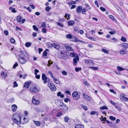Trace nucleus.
<instances>
[{
	"label": "nucleus",
	"mask_w": 128,
	"mask_h": 128,
	"mask_svg": "<svg viewBox=\"0 0 128 128\" xmlns=\"http://www.w3.org/2000/svg\"><path fill=\"white\" fill-rule=\"evenodd\" d=\"M73 42H80L83 44L85 43V42L84 41H82L80 40H78L76 38H75V39L74 40H72Z\"/></svg>",
	"instance_id": "2eb2a0df"
},
{
	"label": "nucleus",
	"mask_w": 128,
	"mask_h": 128,
	"mask_svg": "<svg viewBox=\"0 0 128 128\" xmlns=\"http://www.w3.org/2000/svg\"><path fill=\"white\" fill-rule=\"evenodd\" d=\"M81 70L82 68H81L76 67L75 68V70L76 72H78Z\"/></svg>",
	"instance_id": "a18cd8bd"
},
{
	"label": "nucleus",
	"mask_w": 128,
	"mask_h": 128,
	"mask_svg": "<svg viewBox=\"0 0 128 128\" xmlns=\"http://www.w3.org/2000/svg\"><path fill=\"white\" fill-rule=\"evenodd\" d=\"M109 125L110 127H112L113 126V128H114V124L112 122H110V123H109Z\"/></svg>",
	"instance_id": "052dcab7"
},
{
	"label": "nucleus",
	"mask_w": 128,
	"mask_h": 128,
	"mask_svg": "<svg viewBox=\"0 0 128 128\" xmlns=\"http://www.w3.org/2000/svg\"><path fill=\"white\" fill-rule=\"evenodd\" d=\"M78 95V93L76 91L74 92L72 94V96L73 97H76Z\"/></svg>",
	"instance_id": "a211bd4d"
},
{
	"label": "nucleus",
	"mask_w": 128,
	"mask_h": 128,
	"mask_svg": "<svg viewBox=\"0 0 128 128\" xmlns=\"http://www.w3.org/2000/svg\"><path fill=\"white\" fill-rule=\"evenodd\" d=\"M100 9L102 12H104L106 10V9L104 8L102 6L100 7Z\"/></svg>",
	"instance_id": "13d9d810"
},
{
	"label": "nucleus",
	"mask_w": 128,
	"mask_h": 128,
	"mask_svg": "<svg viewBox=\"0 0 128 128\" xmlns=\"http://www.w3.org/2000/svg\"><path fill=\"white\" fill-rule=\"evenodd\" d=\"M9 9L10 10H11V12L13 13H16L17 12V11L16 10L15 8H13L12 7H10L9 8Z\"/></svg>",
	"instance_id": "cd10ccee"
},
{
	"label": "nucleus",
	"mask_w": 128,
	"mask_h": 128,
	"mask_svg": "<svg viewBox=\"0 0 128 128\" xmlns=\"http://www.w3.org/2000/svg\"><path fill=\"white\" fill-rule=\"evenodd\" d=\"M66 37L68 39H71L72 40V41H73V40H74L75 38H76V37L74 36H72V34H68L66 36Z\"/></svg>",
	"instance_id": "0eeeda50"
},
{
	"label": "nucleus",
	"mask_w": 128,
	"mask_h": 128,
	"mask_svg": "<svg viewBox=\"0 0 128 128\" xmlns=\"http://www.w3.org/2000/svg\"><path fill=\"white\" fill-rule=\"evenodd\" d=\"M48 84L51 90L55 91L56 90V87L53 84L50 83Z\"/></svg>",
	"instance_id": "20e7f679"
},
{
	"label": "nucleus",
	"mask_w": 128,
	"mask_h": 128,
	"mask_svg": "<svg viewBox=\"0 0 128 128\" xmlns=\"http://www.w3.org/2000/svg\"><path fill=\"white\" fill-rule=\"evenodd\" d=\"M19 61L21 64H24L26 62V59L28 57V55L26 52L20 50L18 54Z\"/></svg>",
	"instance_id": "f257e3e1"
},
{
	"label": "nucleus",
	"mask_w": 128,
	"mask_h": 128,
	"mask_svg": "<svg viewBox=\"0 0 128 128\" xmlns=\"http://www.w3.org/2000/svg\"><path fill=\"white\" fill-rule=\"evenodd\" d=\"M84 5L87 8H88V9L90 10L91 9V7L89 6V5L88 4L86 3H85L84 4Z\"/></svg>",
	"instance_id": "49530a36"
},
{
	"label": "nucleus",
	"mask_w": 128,
	"mask_h": 128,
	"mask_svg": "<svg viewBox=\"0 0 128 128\" xmlns=\"http://www.w3.org/2000/svg\"><path fill=\"white\" fill-rule=\"evenodd\" d=\"M32 43L30 42H27L25 44V46L27 47H29L32 45Z\"/></svg>",
	"instance_id": "a878e982"
},
{
	"label": "nucleus",
	"mask_w": 128,
	"mask_h": 128,
	"mask_svg": "<svg viewBox=\"0 0 128 128\" xmlns=\"http://www.w3.org/2000/svg\"><path fill=\"white\" fill-rule=\"evenodd\" d=\"M70 100L69 98H66L64 100V101L66 102H68V101H70Z\"/></svg>",
	"instance_id": "5fc2aeb1"
},
{
	"label": "nucleus",
	"mask_w": 128,
	"mask_h": 128,
	"mask_svg": "<svg viewBox=\"0 0 128 128\" xmlns=\"http://www.w3.org/2000/svg\"><path fill=\"white\" fill-rule=\"evenodd\" d=\"M117 69L119 71H123L124 70V68L119 66L117 67Z\"/></svg>",
	"instance_id": "c85d7f7f"
},
{
	"label": "nucleus",
	"mask_w": 128,
	"mask_h": 128,
	"mask_svg": "<svg viewBox=\"0 0 128 128\" xmlns=\"http://www.w3.org/2000/svg\"><path fill=\"white\" fill-rule=\"evenodd\" d=\"M12 119L13 122L16 124L19 125L21 123V120H19L16 118H12Z\"/></svg>",
	"instance_id": "423d86ee"
},
{
	"label": "nucleus",
	"mask_w": 128,
	"mask_h": 128,
	"mask_svg": "<svg viewBox=\"0 0 128 128\" xmlns=\"http://www.w3.org/2000/svg\"><path fill=\"white\" fill-rule=\"evenodd\" d=\"M49 50L48 49H46V50L44 52L43 55L42 56V58H45L43 57V56H47L48 53L47 51H48Z\"/></svg>",
	"instance_id": "dca6fc26"
},
{
	"label": "nucleus",
	"mask_w": 128,
	"mask_h": 128,
	"mask_svg": "<svg viewBox=\"0 0 128 128\" xmlns=\"http://www.w3.org/2000/svg\"><path fill=\"white\" fill-rule=\"evenodd\" d=\"M101 118H102L101 120V122L105 121L106 120V118L105 117L103 118V116H102Z\"/></svg>",
	"instance_id": "3c124183"
},
{
	"label": "nucleus",
	"mask_w": 128,
	"mask_h": 128,
	"mask_svg": "<svg viewBox=\"0 0 128 128\" xmlns=\"http://www.w3.org/2000/svg\"><path fill=\"white\" fill-rule=\"evenodd\" d=\"M78 33H80L81 34H83L84 33V31L82 30H80L78 32Z\"/></svg>",
	"instance_id": "338daca9"
},
{
	"label": "nucleus",
	"mask_w": 128,
	"mask_h": 128,
	"mask_svg": "<svg viewBox=\"0 0 128 128\" xmlns=\"http://www.w3.org/2000/svg\"><path fill=\"white\" fill-rule=\"evenodd\" d=\"M53 81L55 82L57 84H59L60 83V82L55 78H54V79Z\"/></svg>",
	"instance_id": "473e14b6"
},
{
	"label": "nucleus",
	"mask_w": 128,
	"mask_h": 128,
	"mask_svg": "<svg viewBox=\"0 0 128 128\" xmlns=\"http://www.w3.org/2000/svg\"><path fill=\"white\" fill-rule=\"evenodd\" d=\"M4 33L6 36H7L8 34V30H6L4 31Z\"/></svg>",
	"instance_id": "774afa93"
},
{
	"label": "nucleus",
	"mask_w": 128,
	"mask_h": 128,
	"mask_svg": "<svg viewBox=\"0 0 128 128\" xmlns=\"http://www.w3.org/2000/svg\"><path fill=\"white\" fill-rule=\"evenodd\" d=\"M52 9V8L49 6H48L46 7L45 10L46 12H48L50 10Z\"/></svg>",
	"instance_id": "58836bf2"
},
{
	"label": "nucleus",
	"mask_w": 128,
	"mask_h": 128,
	"mask_svg": "<svg viewBox=\"0 0 128 128\" xmlns=\"http://www.w3.org/2000/svg\"><path fill=\"white\" fill-rule=\"evenodd\" d=\"M116 32L114 31H110L109 33L111 35H112L115 34Z\"/></svg>",
	"instance_id": "e2e57ef3"
},
{
	"label": "nucleus",
	"mask_w": 128,
	"mask_h": 128,
	"mask_svg": "<svg viewBox=\"0 0 128 128\" xmlns=\"http://www.w3.org/2000/svg\"><path fill=\"white\" fill-rule=\"evenodd\" d=\"M82 107L85 110H88L87 107L85 106H84L82 104Z\"/></svg>",
	"instance_id": "680f3d73"
},
{
	"label": "nucleus",
	"mask_w": 128,
	"mask_h": 128,
	"mask_svg": "<svg viewBox=\"0 0 128 128\" xmlns=\"http://www.w3.org/2000/svg\"><path fill=\"white\" fill-rule=\"evenodd\" d=\"M66 49L70 51L71 50L72 48L69 46H68V45H66Z\"/></svg>",
	"instance_id": "4c0bfd02"
},
{
	"label": "nucleus",
	"mask_w": 128,
	"mask_h": 128,
	"mask_svg": "<svg viewBox=\"0 0 128 128\" xmlns=\"http://www.w3.org/2000/svg\"><path fill=\"white\" fill-rule=\"evenodd\" d=\"M96 112L94 111H92L90 112V114L92 115H94L96 114Z\"/></svg>",
	"instance_id": "69168bd1"
},
{
	"label": "nucleus",
	"mask_w": 128,
	"mask_h": 128,
	"mask_svg": "<svg viewBox=\"0 0 128 128\" xmlns=\"http://www.w3.org/2000/svg\"><path fill=\"white\" fill-rule=\"evenodd\" d=\"M86 10L84 8H83L82 12V13L83 14H86V13L85 12L86 11Z\"/></svg>",
	"instance_id": "09e8293b"
},
{
	"label": "nucleus",
	"mask_w": 128,
	"mask_h": 128,
	"mask_svg": "<svg viewBox=\"0 0 128 128\" xmlns=\"http://www.w3.org/2000/svg\"><path fill=\"white\" fill-rule=\"evenodd\" d=\"M108 17L114 22H116V20L113 16L112 15H109L108 16Z\"/></svg>",
	"instance_id": "393cba45"
},
{
	"label": "nucleus",
	"mask_w": 128,
	"mask_h": 128,
	"mask_svg": "<svg viewBox=\"0 0 128 128\" xmlns=\"http://www.w3.org/2000/svg\"><path fill=\"white\" fill-rule=\"evenodd\" d=\"M79 59L78 56L74 58L73 60L74 64L75 65H76V64L78 63V61L79 60Z\"/></svg>",
	"instance_id": "6e6552de"
},
{
	"label": "nucleus",
	"mask_w": 128,
	"mask_h": 128,
	"mask_svg": "<svg viewBox=\"0 0 128 128\" xmlns=\"http://www.w3.org/2000/svg\"><path fill=\"white\" fill-rule=\"evenodd\" d=\"M82 96L88 101H90L91 100L90 97L87 94H82Z\"/></svg>",
	"instance_id": "9d476101"
},
{
	"label": "nucleus",
	"mask_w": 128,
	"mask_h": 128,
	"mask_svg": "<svg viewBox=\"0 0 128 128\" xmlns=\"http://www.w3.org/2000/svg\"><path fill=\"white\" fill-rule=\"evenodd\" d=\"M12 111L14 112L16 110L17 107L16 105L14 104L12 105Z\"/></svg>",
	"instance_id": "f3484780"
},
{
	"label": "nucleus",
	"mask_w": 128,
	"mask_h": 128,
	"mask_svg": "<svg viewBox=\"0 0 128 128\" xmlns=\"http://www.w3.org/2000/svg\"><path fill=\"white\" fill-rule=\"evenodd\" d=\"M77 55L78 56L76 53L74 52H71L70 54V56L72 57H74L76 56V55Z\"/></svg>",
	"instance_id": "c9c22d12"
},
{
	"label": "nucleus",
	"mask_w": 128,
	"mask_h": 128,
	"mask_svg": "<svg viewBox=\"0 0 128 128\" xmlns=\"http://www.w3.org/2000/svg\"><path fill=\"white\" fill-rule=\"evenodd\" d=\"M13 84L14 85L13 86L14 87H16L18 86V84L17 83V82L16 81L14 82L13 83Z\"/></svg>",
	"instance_id": "de8ad7c7"
},
{
	"label": "nucleus",
	"mask_w": 128,
	"mask_h": 128,
	"mask_svg": "<svg viewBox=\"0 0 128 128\" xmlns=\"http://www.w3.org/2000/svg\"><path fill=\"white\" fill-rule=\"evenodd\" d=\"M69 120V118L68 117V116H66L64 117V120L65 122H68Z\"/></svg>",
	"instance_id": "7c9ffc66"
},
{
	"label": "nucleus",
	"mask_w": 128,
	"mask_h": 128,
	"mask_svg": "<svg viewBox=\"0 0 128 128\" xmlns=\"http://www.w3.org/2000/svg\"><path fill=\"white\" fill-rule=\"evenodd\" d=\"M82 7L81 6H79L77 7L76 11L78 13H80L82 9Z\"/></svg>",
	"instance_id": "9b49d317"
},
{
	"label": "nucleus",
	"mask_w": 128,
	"mask_h": 128,
	"mask_svg": "<svg viewBox=\"0 0 128 128\" xmlns=\"http://www.w3.org/2000/svg\"><path fill=\"white\" fill-rule=\"evenodd\" d=\"M100 109L102 110H106L108 109V108L105 106H103L100 107Z\"/></svg>",
	"instance_id": "c756f323"
},
{
	"label": "nucleus",
	"mask_w": 128,
	"mask_h": 128,
	"mask_svg": "<svg viewBox=\"0 0 128 128\" xmlns=\"http://www.w3.org/2000/svg\"><path fill=\"white\" fill-rule=\"evenodd\" d=\"M102 50L103 52H104V53L107 54H108L109 53L108 51L102 48Z\"/></svg>",
	"instance_id": "a19ab883"
},
{
	"label": "nucleus",
	"mask_w": 128,
	"mask_h": 128,
	"mask_svg": "<svg viewBox=\"0 0 128 128\" xmlns=\"http://www.w3.org/2000/svg\"><path fill=\"white\" fill-rule=\"evenodd\" d=\"M16 20L18 22H20L22 20V18L20 16H18L17 17Z\"/></svg>",
	"instance_id": "bb28decb"
},
{
	"label": "nucleus",
	"mask_w": 128,
	"mask_h": 128,
	"mask_svg": "<svg viewBox=\"0 0 128 128\" xmlns=\"http://www.w3.org/2000/svg\"><path fill=\"white\" fill-rule=\"evenodd\" d=\"M62 74L66 76L67 74V72L65 71H62Z\"/></svg>",
	"instance_id": "bf43d9fd"
},
{
	"label": "nucleus",
	"mask_w": 128,
	"mask_h": 128,
	"mask_svg": "<svg viewBox=\"0 0 128 128\" xmlns=\"http://www.w3.org/2000/svg\"><path fill=\"white\" fill-rule=\"evenodd\" d=\"M42 79L44 81V83L46 84L47 82V77L44 73H43L42 74Z\"/></svg>",
	"instance_id": "7ed1b4c3"
},
{
	"label": "nucleus",
	"mask_w": 128,
	"mask_h": 128,
	"mask_svg": "<svg viewBox=\"0 0 128 128\" xmlns=\"http://www.w3.org/2000/svg\"><path fill=\"white\" fill-rule=\"evenodd\" d=\"M123 50H120V53L122 54H126V52L125 50H124V49Z\"/></svg>",
	"instance_id": "37998d69"
},
{
	"label": "nucleus",
	"mask_w": 128,
	"mask_h": 128,
	"mask_svg": "<svg viewBox=\"0 0 128 128\" xmlns=\"http://www.w3.org/2000/svg\"><path fill=\"white\" fill-rule=\"evenodd\" d=\"M32 102L35 105L39 104L40 103L39 100H36L34 98H32Z\"/></svg>",
	"instance_id": "ddd939ff"
},
{
	"label": "nucleus",
	"mask_w": 128,
	"mask_h": 128,
	"mask_svg": "<svg viewBox=\"0 0 128 128\" xmlns=\"http://www.w3.org/2000/svg\"><path fill=\"white\" fill-rule=\"evenodd\" d=\"M47 29L45 28H43L42 30V32L44 33H46V32Z\"/></svg>",
	"instance_id": "c03bdc74"
},
{
	"label": "nucleus",
	"mask_w": 128,
	"mask_h": 128,
	"mask_svg": "<svg viewBox=\"0 0 128 128\" xmlns=\"http://www.w3.org/2000/svg\"><path fill=\"white\" fill-rule=\"evenodd\" d=\"M12 118H16L19 120H21V117L20 115L18 114H15L14 116L12 117Z\"/></svg>",
	"instance_id": "1a4fd4ad"
},
{
	"label": "nucleus",
	"mask_w": 128,
	"mask_h": 128,
	"mask_svg": "<svg viewBox=\"0 0 128 128\" xmlns=\"http://www.w3.org/2000/svg\"><path fill=\"white\" fill-rule=\"evenodd\" d=\"M63 105L64 108H63V109L64 110V112H66L67 111L68 109V106L65 104H63Z\"/></svg>",
	"instance_id": "4be33fe9"
},
{
	"label": "nucleus",
	"mask_w": 128,
	"mask_h": 128,
	"mask_svg": "<svg viewBox=\"0 0 128 128\" xmlns=\"http://www.w3.org/2000/svg\"><path fill=\"white\" fill-rule=\"evenodd\" d=\"M18 64L17 62H16L15 64L14 65L13 68L14 69H15L16 67L18 66Z\"/></svg>",
	"instance_id": "8fccbe9b"
},
{
	"label": "nucleus",
	"mask_w": 128,
	"mask_h": 128,
	"mask_svg": "<svg viewBox=\"0 0 128 128\" xmlns=\"http://www.w3.org/2000/svg\"><path fill=\"white\" fill-rule=\"evenodd\" d=\"M41 26L42 27H46V22H42Z\"/></svg>",
	"instance_id": "603ef678"
},
{
	"label": "nucleus",
	"mask_w": 128,
	"mask_h": 128,
	"mask_svg": "<svg viewBox=\"0 0 128 128\" xmlns=\"http://www.w3.org/2000/svg\"><path fill=\"white\" fill-rule=\"evenodd\" d=\"M121 46L123 48V49L125 50L128 48V44L126 43H123L122 44Z\"/></svg>",
	"instance_id": "f8f14e48"
},
{
	"label": "nucleus",
	"mask_w": 128,
	"mask_h": 128,
	"mask_svg": "<svg viewBox=\"0 0 128 128\" xmlns=\"http://www.w3.org/2000/svg\"><path fill=\"white\" fill-rule=\"evenodd\" d=\"M109 118L110 120H112L113 121L115 120L116 119V118L115 117L112 116H110L109 117Z\"/></svg>",
	"instance_id": "79ce46f5"
},
{
	"label": "nucleus",
	"mask_w": 128,
	"mask_h": 128,
	"mask_svg": "<svg viewBox=\"0 0 128 128\" xmlns=\"http://www.w3.org/2000/svg\"><path fill=\"white\" fill-rule=\"evenodd\" d=\"M52 46H53L55 48L58 49L60 48V46L58 44H56L55 43H53L52 44Z\"/></svg>",
	"instance_id": "aec40b11"
},
{
	"label": "nucleus",
	"mask_w": 128,
	"mask_h": 128,
	"mask_svg": "<svg viewBox=\"0 0 128 128\" xmlns=\"http://www.w3.org/2000/svg\"><path fill=\"white\" fill-rule=\"evenodd\" d=\"M34 71L35 72L34 74L35 75H36L37 74V73L39 72V70L37 69H35L34 70Z\"/></svg>",
	"instance_id": "4d7b16f0"
},
{
	"label": "nucleus",
	"mask_w": 128,
	"mask_h": 128,
	"mask_svg": "<svg viewBox=\"0 0 128 128\" xmlns=\"http://www.w3.org/2000/svg\"><path fill=\"white\" fill-rule=\"evenodd\" d=\"M30 90L32 92H38V90L36 86H32L30 88Z\"/></svg>",
	"instance_id": "39448f33"
},
{
	"label": "nucleus",
	"mask_w": 128,
	"mask_h": 128,
	"mask_svg": "<svg viewBox=\"0 0 128 128\" xmlns=\"http://www.w3.org/2000/svg\"><path fill=\"white\" fill-rule=\"evenodd\" d=\"M34 122L37 126H39L40 124V122L38 121H36L35 122Z\"/></svg>",
	"instance_id": "864d4df0"
},
{
	"label": "nucleus",
	"mask_w": 128,
	"mask_h": 128,
	"mask_svg": "<svg viewBox=\"0 0 128 128\" xmlns=\"http://www.w3.org/2000/svg\"><path fill=\"white\" fill-rule=\"evenodd\" d=\"M34 30L36 31H38V28L35 25H33L32 26Z\"/></svg>",
	"instance_id": "ea45409f"
},
{
	"label": "nucleus",
	"mask_w": 128,
	"mask_h": 128,
	"mask_svg": "<svg viewBox=\"0 0 128 128\" xmlns=\"http://www.w3.org/2000/svg\"><path fill=\"white\" fill-rule=\"evenodd\" d=\"M68 26H72L74 25L75 22L73 20H70L68 21Z\"/></svg>",
	"instance_id": "4468645a"
},
{
	"label": "nucleus",
	"mask_w": 128,
	"mask_h": 128,
	"mask_svg": "<svg viewBox=\"0 0 128 128\" xmlns=\"http://www.w3.org/2000/svg\"><path fill=\"white\" fill-rule=\"evenodd\" d=\"M89 68L95 70H98L99 69V68L98 67L94 66L90 67Z\"/></svg>",
	"instance_id": "2f4dec72"
},
{
	"label": "nucleus",
	"mask_w": 128,
	"mask_h": 128,
	"mask_svg": "<svg viewBox=\"0 0 128 128\" xmlns=\"http://www.w3.org/2000/svg\"><path fill=\"white\" fill-rule=\"evenodd\" d=\"M10 42L14 44L15 43V41L14 38H12L10 39Z\"/></svg>",
	"instance_id": "6e6d98bb"
},
{
	"label": "nucleus",
	"mask_w": 128,
	"mask_h": 128,
	"mask_svg": "<svg viewBox=\"0 0 128 128\" xmlns=\"http://www.w3.org/2000/svg\"><path fill=\"white\" fill-rule=\"evenodd\" d=\"M120 40L122 42H126V38L123 36L122 37Z\"/></svg>",
	"instance_id": "e433bc0d"
},
{
	"label": "nucleus",
	"mask_w": 128,
	"mask_h": 128,
	"mask_svg": "<svg viewBox=\"0 0 128 128\" xmlns=\"http://www.w3.org/2000/svg\"><path fill=\"white\" fill-rule=\"evenodd\" d=\"M84 126L83 125L78 124L76 125L75 128H84Z\"/></svg>",
	"instance_id": "5701e85b"
},
{
	"label": "nucleus",
	"mask_w": 128,
	"mask_h": 128,
	"mask_svg": "<svg viewBox=\"0 0 128 128\" xmlns=\"http://www.w3.org/2000/svg\"><path fill=\"white\" fill-rule=\"evenodd\" d=\"M62 112H58L56 115V116L58 117H59L62 115Z\"/></svg>",
	"instance_id": "72a5a7b5"
},
{
	"label": "nucleus",
	"mask_w": 128,
	"mask_h": 128,
	"mask_svg": "<svg viewBox=\"0 0 128 128\" xmlns=\"http://www.w3.org/2000/svg\"><path fill=\"white\" fill-rule=\"evenodd\" d=\"M125 97V96L124 94H121L120 95V97L121 99L123 100Z\"/></svg>",
	"instance_id": "f704fd0d"
},
{
	"label": "nucleus",
	"mask_w": 128,
	"mask_h": 128,
	"mask_svg": "<svg viewBox=\"0 0 128 128\" xmlns=\"http://www.w3.org/2000/svg\"><path fill=\"white\" fill-rule=\"evenodd\" d=\"M84 60L85 63L87 64H89L90 62H93V60H92L86 59Z\"/></svg>",
	"instance_id": "412c9836"
},
{
	"label": "nucleus",
	"mask_w": 128,
	"mask_h": 128,
	"mask_svg": "<svg viewBox=\"0 0 128 128\" xmlns=\"http://www.w3.org/2000/svg\"><path fill=\"white\" fill-rule=\"evenodd\" d=\"M30 83V82H25L24 84V87L26 88V89L28 88H29Z\"/></svg>",
	"instance_id": "6ab92c4d"
},
{
	"label": "nucleus",
	"mask_w": 128,
	"mask_h": 128,
	"mask_svg": "<svg viewBox=\"0 0 128 128\" xmlns=\"http://www.w3.org/2000/svg\"><path fill=\"white\" fill-rule=\"evenodd\" d=\"M110 92L113 93L114 94H116V92H115L114 90L112 89H110Z\"/></svg>",
	"instance_id": "0e129e2a"
},
{
	"label": "nucleus",
	"mask_w": 128,
	"mask_h": 128,
	"mask_svg": "<svg viewBox=\"0 0 128 128\" xmlns=\"http://www.w3.org/2000/svg\"><path fill=\"white\" fill-rule=\"evenodd\" d=\"M70 14H68L67 13H66L64 16V17L66 18H67V20H68L70 19Z\"/></svg>",
	"instance_id": "b1692460"
},
{
	"label": "nucleus",
	"mask_w": 128,
	"mask_h": 128,
	"mask_svg": "<svg viewBox=\"0 0 128 128\" xmlns=\"http://www.w3.org/2000/svg\"><path fill=\"white\" fill-rule=\"evenodd\" d=\"M68 55L67 53L65 52H60L58 54V56L59 58L64 60L67 58Z\"/></svg>",
	"instance_id": "f03ea898"
}]
</instances>
